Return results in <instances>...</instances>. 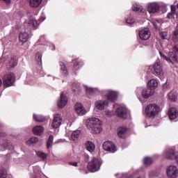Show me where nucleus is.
I'll use <instances>...</instances> for the list:
<instances>
[{
    "instance_id": "nucleus-51",
    "label": "nucleus",
    "mask_w": 178,
    "mask_h": 178,
    "mask_svg": "<svg viewBox=\"0 0 178 178\" xmlns=\"http://www.w3.org/2000/svg\"><path fill=\"white\" fill-rule=\"evenodd\" d=\"M3 2H5L6 5H9L10 3V0H1Z\"/></svg>"
},
{
    "instance_id": "nucleus-8",
    "label": "nucleus",
    "mask_w": 178,
    "mask_h": 178,
    "mask_svg": "<svg viewBox=\"0 0 178 178\" xmlns=\"http://www.w3.org/2000/svg\"><path fill=\"white\" fill-rule=\"evenodd\" d=\"M103 149H104V151H108L112 154L116 152L117 151L116 146H115V144L111 141H106L104 143Z\"/></svg>"
},
{
    "instance_id": "nucleus-12",
    "label": "nucleus",
    "mask_w": 178,
    "mask_h": 178,
    "mask_svg": "<svg viewBox=\"0 0 178 178\" xmlns=\"http://www.w3.org/2000/svg\"><path fill=\"white\" fill-rule=\"evenodd\" d=\"M147 10L151 14L158 13L159 12V4L158 3H151L147 6Z\"/></svg>"
},
{
    "instance_id": "nucleus-39",
    "label": "nucleus",
    "mask_w": 178,
    "mask_h": 178,
    "mask_svg": "<svg viewBox=\"0 0 178 178\" xmlns=\"http://www.w3.org/2000/svg\"><path fill=\"white\" fill-rule=\"evenodd\" d=\"M81 66H83V65L81 64V62L74 63L73 71H74V72H76V70H79L80 69V67H81Z\"/></svg>"
},
{
    "instance_id": "nucleus-17",
    "label": "nucleus",
    "mask_w": 178,
    "mask_h": 178,
    "mask_svg": "<svg viewBox=\"0 0 178 178\" xmlns=\"http://www.w3.org/2000/svg\"><path fill=\"white\" fill-rule=\"evenodd\" d=\"M57 105L58 108H65L67 105V97L63 93L60 95V99L58 102Z\"/></svg>"
},
{
    "instance_id": "nucleus-19",
    "label": "nucleus",
    "mask_w": 178,
    "mask_h": 178,
    "mask_svg": "<svg viewBox=\"0 0 178 178\" xmlns=\"http://www.w3.org/2000/svg\"><path fill=\"white\" fill-rule=\"evenodd\" d=\"M168 116L171 120H175L177 118L178 111L175 107H171L168 111Z\"/></svg>"
},
{
    "instance_id": "nucleus-31",
    "label": "nucleus",
    "mask_w": 178,
    "mask_h": 178,
    "mask_svg": "<svg viewBox=\"0 0 178 178\" xmlns=\"http://www.w3.org/2000/svg\"><path fill=\"white\" fill-rule=\"evenodd\" d=\"M52 145H54V136L50 135L47 142V148L49 149V148L52 147Z\"/></svg>"
},
{
    "instance_id": "nucleus-35",
    "label": "nucleus",
    "mask_w": 178,
    "mask_h": 178,
    "mask_svg": "<svg viewBox=\"0 0 178 178\" xmlns=\"http://www.w3.org/2000/svg\"><path fill=\"white\" fill-rule=\"evenodd\" d=\"M159 35L162 40H169V34L167 31L159 32Z\"/></svg>"
},
{
    "instance_id": "nucleus-14",
    "label": "nucleus",
    "mask_w": 178,
    "mask_h": 178,
    "mask_svg": "<svg viewBox=\"0 0 178 178\" xmlns=\"http://www.w3.org/2000/svg\"><path fill=\"white\" fill-rule=\"evenodd\" d=\"M154 72L157 76H163V68L161 63H156L154 64Z\"/></svg>"
},
{
    "instance_id": "nucleus-29",
    "label": "nucleus",
    "mask_w": 178,
    "mask_h": 178,
    "mask_svg": "<svg viewBox=\"0 0 178 178\" xmlns=\"http://www.w3.org/2000/svg\"><path fill=\"white\" fill-rule=\"evenodd\" d=\"M132 10H134V12H142V13H144V12H145V9H143L140 5L137 3L133 5Z\"/></svg>"
},
{
    "instance_id": "nucleus-5",
    "label": "nucleus",
    "mask_w": 178,
    "mask_h": 178,
    "mask_svg": "<svg viewBox=\"0 0 178 178\" xmlns=\"http://www.w3.org/2000/svg\"><path fill=\"white\" fill-rule=\"evenodd\" d=\"M142 92V97L145 98V99H147V98H149L151 96H152L153 94H154L155 90L154 89H152L151 88H147L143 90L141 89V88H137L136 89V95L138 98V95Z\"/></svg>"
},
{
    "instance_id": "nucleus-15",
    "label": "nucleus",
    "mask_w": 178,
    "mask_h": 178,
    "mask_svg": "<svg viewBox=\"0 0 178 178\" xmlns=\"http://www.w3.org/2000/svg\"><path fill=\"white\" fill-rule=\"evenodd\" d=\"M108 101L115 102L118 99V93L113 90H108L106 94Z\"/></svg>"
},
{
    "instance_id": "nucleus-47",
    "label": "nucleus",
    "mask_w": 178,
    "mask_h": 178,
    "mask_svg": "<svg viewBox=\"0 0 178 178\" xmlns=\"http://www.w3.org/2000/svg\"><path fill=\"white\" fill-rule=\"evenodd\" d=\"M162 88L164 91H166V90H169V85L165 83L164 85H163Z\"/></svg>"
},
{
    "instance_id": "nucleus-27",
    "label": "nucleus",
    "mask_w": 178,
    "mask_h": 178,
    "mask_svg": "<svg viewBox=\"0 0 178 178\" xmlns=\"http://www.w3.org/2000/svg\"><path fill=\"white\" fill-rule=\"evenodd\" d=\"M147 87L155 91V88L158 87V81L155 79H151L147 83Z\"/></svg>"
},
{
    "instance_id": "nucleus-56",
    "label": "nucleus",
    "mask_w": 178,
    "mask_h": 178,
    "mask_svg": "<svg viewBox=\"0 0 178 178\" xmlns=\"http://www.w3.org/2000/svg\"><path fill=\"white\" fill-rule=\"evenodd\" d=\"M35 169H38V167H34L33 168V172H35Z\"/></svg>"
},
{
    "instance_id": "nucleus-2",
    "label": "nucleus",
    "mask_w": 178,
    "mask_h": 178,
    "mask_svg": "<svg viewBox=\"0 0 178 178\" xmlns=\"http://www.w3.org/2000/svg\"><path fill=\"white\" fill-rule=\"evenodd\" d=\"M161 111V108L156 105V104H149L145 108V113L147 116V118H149L150 119H154L158 113H159Z\"/></svg>"
},
{
    "instance_id": "nucleus-9",
    "label": "nucleus",
    "mask_w": 178,
    "mask_h": 178,
    "mask_svg": "<svg viewBox=\"0 0 178 178\" xmlns=\"http://www.w3.org/2000/svg\"><path fill=\"white\" fill-rule=\"evenodd\" d=\"M115 113L121 119H127L129 109L126 107L121 106L117 108Z\"/></svg>"
},
{
    "instance_id": "nucleus-24",
    "label": "nucleus",
    "mask_w": 178,
    "mask_h": 178,
    "mask_svg": "<svg viewBox=\"0 0 178 178\" xmlns=\"http://www.w3.org/2000/svg\"><path fill=\"white\" fill-rule=\"evenodd\" d=\"M33 133H34L36 136H41L42 133H44V127L40 125L35 126L32 129Z\"/></svg>"
},
{
    "instance_id": "nucleus-28",
    "label": "nucleus",
    "mask_w": 178,
    "mask_h": 178,
    "mask_svg": "<svg viewBox=\"0 0 178 178\" xmlns=\"http://www.w3.org/2000/svg\"><path fill=\"white\" fill-rule=\"evenodd\" d=\"M31 8H38L41 5L42 0H28Z\"/></svg>"
},
{
    "instance_id": "nucleus-46",
    "label": "nucleus",
    "mask_w": 178,
    "mask_h": 178,
    "mask_svg": "<svg viewBox=\"0 0 178 178\" xmlns=\"http://www.w3.org/2000/svg\"><path fill=\"white\" fill-rule=\"evenodd\" d=\"M176 13H172V11L169 13L167 15V19H175V16H176Z\"/></svg>"
},
{
    "instance_id": "nucleus-25",
    "label": "nucleus",
    "mask_w": 178,
    "mask_h": 178,
    "mask_svg": "<svg viewBox=\"0 0 178 178\" xmlns=\"http://www.w3.org/2000/svg\"><path fill=\"white\" fill-rule=\"evenodd\" d=\"M85 145L86 149H88L89 152H94L95 150V145H94L93 143L90 140L86 141Z\"/></svg>"
},
{
    "instance_id": "nucleus-11",
    "label": "nucleus",
    "mask_w": 178,
    "mask_h": 178,
    "mask_svg": "<svg viewBox=\"0 0 178 178\" xmlns=\"http://www.w3.org/2000/svg\"><path fill=\"white\" fill-rule=\"evenodd\" d=\"M128 133L129 129L126 127H120L117 129V134L120 138H126Z\"/></svg>"
},
{
    "instance_id": "nucleus-1",
    "label": "nucleus",
    "mask_w": 178,
    "mask_h": 178,
    "mask_svg": "<svg viewBox=\"0 0 178 178\" xmlns=\"http://www.w3.org/2000/svg\"><path fill=\"white\" fill-rule=\"evenodd\" d=\"M101 123L99 119L95 117L90 118L86 120V127L92 134H99L102 131Z\"/></svg>"
},
{
    "instance_id": "nucleus-30",
    "label": "nucleus",
    "mask_w": 178,
    "mask_h": 178,
    "mask_svg": "<svg viewBox=\"0 0 178 178\" xmlns=\"http://www.w3.org/2000/svg\"><path fill=\"white\" fill-rule=\"evenodd\" d=\"M37 155L43 161H47V159H48V154L46 153H44V152H38Z\"/></svg>"
},
{
    "instance_id": "nucleus-59",
    "label": "nucleus",
    "mask_w": 178,
    "mask_h": 178,
    "mask_svg": "<svg viewBox=\"0 0 178 178\" xmlns=\"http://www.w3.org/2000/svg\"><path fill=\"white\" fill-rule=\"evenodd\" d=\"M118 174H115V176H118Z\"/></svg>"
},
{
    "instance_id": "nucleus-4",
    "label": "nucleus",
    "mask_w": 178,
    "mask_h": 178,
    "mask_svg": "<svg viewBox=\"0 0 178 178\" xmlns=\"http://www.w3.org/2000/svg\"><path fill=\"white\" fill-rule=\"evenodd\" d=\"M101 165H102V161L98 159L94 158L88 163V168L90 172H98L101 168Z\"/></svg>"
},
{
    "instance_id": "nucleus-33",
    "label": "nucleus",
    "mask_w": 178,
    "mask_h": 178,
    "mask_svg": "<svg viewBox=\"0 0 178 178\" xmlns=\"http://www.w3.org/2000/svg\"><path fill=\"white\" fill-rule=\"evenodd\" d=\"M33 119L35 122H42L45 121V117L33 114Z\"/></svg>"
},
{
    "instance_id": "nucleus-49",
    "label": "nucleus",
    "mask_w": 178,
    "mask_h": 178,
    "mask_svg": "<svg viewBox=\"0 0 178 178\" xmlns=\"http://www.w3.org/2000/svg\"><path fill=\"white\" fill-rule=\"evenodd\" d=\"M170 9H171V12H172V13H175V15H177L175 6H171Z\"/></svg>"
},
{
    "instance_id": "nucleus-55",
    "label": "nucleus",
    "mask_w": 178,
    "mask_h": 178,
    "mask_svg": "<svg viewBox=\"0 0 178 178\" xmlns=\"http://www.w3.org/2000/svg\"><path fill=\"white\" fill-rule=\"evenodd\" d=\"M3 127V124L0 121V128Z\"/></svg>"
},
{
    "instance_id": "nucleus-58",
    "label": "nucleus",
    "mask_w": 178,
    "mask_h": 178,
    "mask_svg": "<svg viewBox=\"0 0 178 178\" xmlns=\"http://www.w3.org/2000/svg\"><path fill=\"white\" fill-rule=\"evenodd\" d=\"M3 134L2 133H0V137H2Z\"/></svg>"
},
{
    "instance_id": "nucleus-23",
    "label": "nucleus",
    "mask_w": 178,
    "mask_h": 178,
    "mask_svg": "<svg viewBox=\"0 0 178 178\" xmlns=\"http://www.w3.org/2000/svg\"><path fill=\"white\" fill-rule=\"evenodd\" d=\"M80 137H81V131L80 130L74 131L71 135L72 141H78Z\"/></svg>"
},
{
    "instance_id": "nucleus-3",
    "label": "nucleus",
    "mask_w": 178,
    "mask_h": 178,
    "mask_svg": "<svg viewBox=\"0 0 178 178\" xmlns=\"http://www.w3.org/2000/svg\"><path fill=\"white\" fill-rule=\"evenodd\" d=\"M15 80L16 77L15 76V74L9 72L4 75L3 78V85L6 88L12 87Z\"/></svg>"
},
{
    "instance_id": "nucleus-34",
    "label": "nucleus",
    "mask_w": 178,
    "mask_h": 178,
    "mask_svg": "<svg viewBox=\"0 0 178 178\" xmlns=\"http://www.w3.org/2000/svg\"><path fill=\"white\" fill-rule=\"evenodd\" d=\"M168 99H170V101H172L173 102H176V99H177V95L173 92H170L168 94Z\"/></svg>"
},
{
    "instance_id": "nucleus-50",
    "label": "nucleus",
    "mask_w": 178,
    "mask_h": 178,
    "mask_svg": "<svg viewBox=\"0 0 178 178\" xmlns=\"http://www.w3.org/2000/svg\"><path fill=\"white\" fill-rule=\"evenodd\" d=\"M69 165H71V166L77 167V162H70Z\"/></svg>"
},
{
    "instance_id": "nucleus-36",
    "label": "nucleus",
    "mask_w": 178,
    "mask_h": 178,
    "mask_svg": "<svg viewBox=\"0 0 178 178\" xmlns=\"http://www.w3.org/2000/svg\"><path fill=\"white\" fill-rule=\"evenodd\" d=\"M152 24H153L156 30H159V27H161V20L156 19L152 22Z\"/></svg>"
},
{
    "instance_id": "nucleus-32",
    "label": "nucleus",
    "mask_w": 178,
    "mask_h": 178,
    "mask_svg": "<svg viewBox=\"0 0 178 178\" xmlns=\"http://www.w3.org/2000/svg\"><path fill=\"white\" fill-rule=\"evenodd\" d=\"M59 65L60 70L63 72V74H64V76H67V74H69V72H67V70L66 69V65H65V63H63V62H60Z\"/></svg>"
},
{
    "instance_id": "nucleus-10",
    "label": "nucleus",
    "mask_w": 178,
    "mask_h": 178,
    "mask_svg": "<svg viewBox=\"0 0 178 178\" xmlns=\"http://www.w3.org/2000/svg\"><path fill=\"white\" fill-rule=\"evenodd\" d=\"M63 120V118H62V116H60V114H56L54 115V118L53 119V122L51 124V126L53 129H58V127H60V124H62V122Z\"/></svg>"
},
{
    "instance_id": "nucleus-26",
    "label": "nucleus",
    "mask_w": 178,
    "mask_h": 178,
    "mask_svg": "<svg viewBox=\"0 0 178 178\" xmlns=\"http://www.w3.org/2000/svg\"><path fill=\"white\" fill-rule=\"evenodd\" d=\"M0 145L1 147V151H5V149H8L10 147V142L8 140H1L0 141Z\"/></svg>"
},
{
    "instance_id": "nucleus-22",
    "label": "nucleus",
    "mask_w": 178,
    "mask_h": 178,
    "mask_svg": "<svg viewBox=\"0 0 178 178\" xmlns=\"http://www.w3.org/2000/svg\"><path fill=\"white\" fill-rule=\"evenodd\" d=\"M19 38L20 42L24 44L25 42H27V41H29V33L27 32H21L19 34Z\"/></svg>"
},
{
    "instance_id": "nucleus-13",
    "label": "nucleus",
    "mask_w": 178,
    "mask_h": 178,
    "mask_svg": "<svg viewBox=\"0 0 178 178\" xmlns=\"http://www.w3.org/2000/svg\"><path fill=\"white\" fill-rule=\"evenodd\" d=\"M75 108V112L79 115V116H83L86 115V108H84V106H83V104L80 103H76L74 106Z\"/></svg>"
},
{
    "instance_id": "nucleus-57",
    "label": "nucleus",
    "mask_w": 178,
    "mask_h": 178,
    "mask_svg": "<svg viewBox=\"0 0 178 178\" xmlns=\"http://www.w3.org/2000/svg\"><path fill=\"white\" fill-rule=\"evenodd\" d=\"M1 86H2V80L0 79V87H1Z\"/></svg>"
},
{
    "instance_id": "nucleus-6",
    "label": "nucleus",
    "mask_w": 178,
    "mask_h": 178,
    "mask_svg": "<svg viewBox=\"0 0 178 178\" xmlns=\"http://www.w3.org/2000/svg\"><path fill=\"white\" fill-rule=\"evenodd\" d=\"M138 34L140 40H143V41L149 40V38L151 37V31L148 28L139 29Z\"/></svg>"
},
{
    "instance_id": "nucleus-43",
    "label": "nucleus",
    "mask_w": 178,
    "mask_h": 178,
    "mask_svg": "<svg viewBox=\"0 0 178 178\" xmlns=\"http://www.w3.org/2000/svg\"><path fill=\"white\" fill-rule=\"evenodd\" d=\"M8 177V173L6 172V170L1 169L0 170V178H6Z\"/></svg>"
},
{
    "instance_id": "nucleus-40",
    "label": "nucleus",
    "mask_w": 178,
    "mask_h": 178,
    "mask_svg": "<svg viewBox=\"0 0 178 178\" xmlns=\"http://www.w3.org/2000/svg\"><path fill=\"white\" fill-rule=\"evenodd\" d=\"M152 164V159L149 158V157H145L144 159V165H145L146 166H149V165Z\"/></svg>"
},
{
    "instance_id": "nucleus-18",
    "label": "nucleus",
    "mask_w": 178,
    "mask_h": 178,
    "mask_svg": "<svg viewBox=\"0 0 178 178\" xmlns=\"http://www.w3.org/2000/svg\"><path fill=\"white\" fill-rule=\"evenodd\" d=\"M165 157L166 159H175L176 158V153L175 148H170L165 152Z\"/></svg>"
},
{
    "instance_id": "nucleus-54",
    "label": "nucleus",
    "mask_w": 178,
    "mask_h": 178,
    "mask_svg": "<svg viewBox=\"0 0 178 178\" xmlns=\"http://www.w3.org/2000/svg\"><path fill=\"white\" fill-rule=\"evenodd\" d=\"M105 113H106V115H107L108 116H110V115H111V111H109L108 110H106V111H105Z\"/></svg>"
},
{
    "instance_id": "nucleus-42",
    "label": "nucleus",
    "mask_w": 178,
    "mask_h": 178,
    "mask_svg": "<svg viewBox=\"0 0 178 178\" xmlns=\"http://www.w3.org/2000/svg\"><path fill=\"white\" fill-rule=\"evenodd\" d=\"M27 143L28 144H37V143H38V138L32 137L29 140Z\"/></svg>"
},
{
    "instance_id": "nucleus-48",
    "label": "nucleus",
    "mask_w": 178,
    "mask_h": 178,
    "mask_svg": "<svg viewBox=\"0 0 178 178\" xmlns=\"http://www.w3.org/2000/svg\"><path fill=\"white\" fill-rule=\"evenodd\" d=\"M160 56L161 58H163V59H165V60H166L168 62V56H165V54H162V52H159Z\"/></svg>"
},
{
    "instance_id": "nucleus-52",
    "label": "nucleus",
    "mask_w": 178,
    "mask_h": 178,
    "mask_svg": "<svg viewBox=\"0 0 178 178\" xmlns=\"http://www.w3.org/2000/svg\"><path fill=\"white\" fill-rule=\"evenodd\" d=\"M178 35V28L175 31V33L173 35V38H175V37Z\"/></svg>"
},
{
    "instance_id": "nucleus-41",
    "label": "nucleus",
    "mask_w": 178,
    "mask_h": 178,
    "mask_svg": "<svg viewBox=\"0 0 178 178\" xmlns=\"http://www.w3.org/2000/svg\"><path fill=\"white\" fill-rule=\"evenodd\" d=\"M29 26H33L34 29L38 27V22L35 19H31L29 22Z\"/></svg>"
},
{
    "instance_id": "nucleus-53",
    "label": "nucleus",
    "mask_w": 178,
    "mask_h": 178,
    "mask_svg": "<svg viewBox=\"0 0 178 178\" xmlns=\"http://www.w3.org/2000/svg\"><path fill=\"white\" fill-rule=\"evenodd\" d=\"M173 49L176 51V52L178 53V45L176 44L175 46H174Z\"/></svg>"
},
{
    "instance_id": "nucleus-16",
    "label": "nucleus",
    "mask_w": 178,
    "mask_h": 178,
    "mask_svg": "<svg viewBox=\"0 0 178 178\" xmlns=\"http://www.w3.org/2000/svg\"><path fill=\"white\" fill-rule=\"evenodd\" d=\"M167 62H170L171 63H177V55L176 54L175 52L173 51H170L168 54V61Z\"/></svg>"
},
{
    "instance_id": "nucleus-44",
    "label": "nucleus",
    "mask_w": 178,
    "mask_h": 178,
    "mask_svg": "<svg viewBox=\"0 0 178 178\" xmlns=\"http://www.w3.org/2000/svg\"><path fill=\"white\" fill-rule=\"evenodd\" d=\"M134 22L135 20L133 19V17H129L126 19V22L127 23V24H129L130 26H131V24H134Z\"/></svg>"
},
{
    "instance_id": "nucleus-60",
    "label": "nucleus",
    "mask_w": 178,
    "mask_h": 178,
    "mask_svg": "<svg viewBox=\"0 0 178 178\" xmlns=\"http://www.w3.org/2000/svg\"><path fill=\"white\" fill-rule=\"evenodd\" d=\"M39 73H40V74H41V72H40Z\"/></svg>"
},
{
    "instance_id": "nucleus-45",
    "label": "nucleus",
    "mask_w": 178,
    "mask_h": 178,
    "mask_svg": "<svg viewBox=\"0 0 178 178\" xmlns=\"http://www.w3.org/2000/svg\"><path fill=\"white\" fill-rule=\"evenodd\" d=\"M72 90L74 92H79V91H80V88H79V85H77L76 83H73L72 84Z\"/></svg>"
},
{
    "instance_id": "nucleus-20",
    "label": "nucleus",
    "mask_w": 178,
    "mask_h": 178,
    "mask_svg": "<svg viewBox=\"0 0 178 178\" xmlns=\"http://www.w3.org/2000/svg\"><path fill=\"white\" fill-rule=\"evenodd\" d=\"M95 106L97 109H99V111H103L105 108L108 107V102L99 100L95 102Z\"/></svg>"
},
{
    "instance_id": "nucleus-37",
    "label": "nucleus",
    "mask_w": 178,
    "mask_h": 178,
    "mask_svg": "<svg viewBox=\"0 0 178 178\" xmlns=\"http://www.w3.org/2000/svg\"><path fill=\"white\" fill-rule=\"evenodd\" d=\"M35 60L38 61L39 65H42V54H41L40 52L37 53Z\"/></svg>"
},
{
    "instance_id": "nucleus-7",
    "label": "nucleus",
    "mask_w": 178,
    "mask_h": 178,
    "mask_svg": "<svg viewBox=\"0 0 178 178\" xmlns=\"http://www.w3.org/2000/svg\"><path fill=\"white\" fill-rule=\"evenodd\" d=\"M167 175L168 178H176L178 175L177 167L175 165H170L167 168Z\"/></svg>"
},
{
    "instance_id": "nucleus-38",
    "label": "nucleus",
    "mask_w": 178,
    "mask_h": 178,
    "mask_svg": "<svg viewBox=\"0 0 178 178\" xmlns=\"http://www.w3.org/2000/svg\"><path fill=\"white\" fill-rule=\"evenodd\" d=\"M98 92V89L97 88H88L86 86V92L88 94H90V95H92V94H94V92Z\"/></svg>"
},
{
    "instance_id": "nucleus-21",
    "label": "nucleus",
    "mask_w": 178,
    "mask_h": 178,
    "mask_svg": "<svg viewBox=\"0 0 178 178\" xmlns=\"http://www.w3.org/2000/svg\"><path fill=\"white\" fill-rule=\"evenodd\" d=\"M17 65V59L15 57H11L7 63V69H13V67Z\"/></svg>"
}]
</instances>
